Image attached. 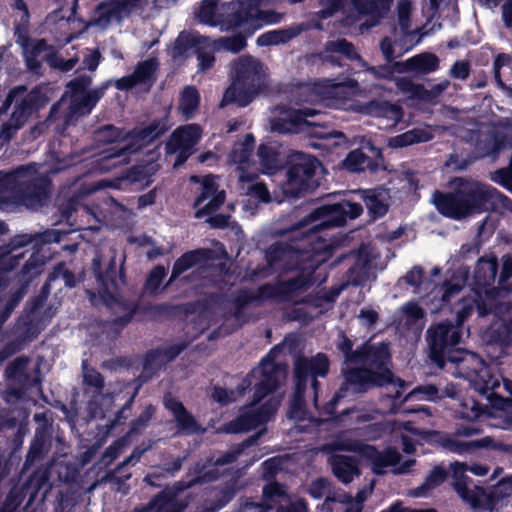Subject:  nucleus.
<instances>
[{
    "label": "nucleus",
    "instance_id": "603ef678",
    "mask_svg": "<svg viewBox=\"0 0 512 512\" xmlns=\"http://www.w3.org/2000/svg\"><path fill=\"white\" fill-rule=\"evenodd\" d=\"M448 473L442 466H435L426 476L422 485L415 489V496H425V494L440 486L447 478Z\"/></svg>",
    "mask_w": 512,
    "mask_h": 512
},
{
    "label": "nucleus",
    "instance_id": "a19ab883",
    "mask_svg": "<svg viewBox=\"0 0 512 512\" xmlns=\"http://www.w3.org/2000/svg\"><path fill=\"white\" fill-rule=\"evenodd\" d=\"M487 409L486 405L480 403L475 395H467L461 399L457 416L468 421L477 420Z\"/></svg>",
    "mask_w": 512,
    "mask_h": 512
},
{
    "label": "nucleus",
    "instance_id": "f03ea898",
    "mask_svg": "<svg viewBox=\"0 0 512 512\" xmlns=\"http://www.w3.org/2000/svg\"><path fill=\"white\" fill-rule=\"evenodd\" d=\"M452 183L451 191L436 190L433 194L436 209L447 218L462 220L484 212L512 208V200L491 185L463 177L454 178Z\"/></svg>",
    "mask_w": 512,
    "mask_h": 512
},
{
    "label": "nucleus",
    "instance_id": "ddd939ff",
    "mask_svg": "<svg viewBox=\"0 0 512 512\" xmlns=\"http://www.w3.org/2000/svg\"><path fill=\"white\" fill-rule=\"evenodd\" d=\"M362 212L360 203L342 201L316 207L307 216L317 234H321L325 230L345 225L348 218L356 219Z\"/></svg>",
    "mask_w": 512,
    "mask_h": 512
},
{
    "label": "nucleus",
    "instance_id": "4be33fe9",
    "mask_svg": "<svg viewBox=\"0 0 512 512\" xmlns=\"http://www.w3.org/2000/svg\"><path fill=\"white\" fill-rule=\"evenodd\" d=\"M214 259V251L210 248H197L183 253L173 264L170 278L165 287L172 284L184 272L195 266H203Z\"/></svg>",
    "mask_w": 512,
    "mask_h": 512
},
{
    "label": "nucleus",
    "instance_id": "f3484780",
    "mask_svg": "<svg viewBox=\"0 0 512 512\" xmlns=\"http://www.w3.org/2000/svg\"><path fill=\"white\" fill-rule=\"evenodd\" d=\"M190 180L201 184V191L193 202V208L196 209V218H203L220 209L225 201L226 194L225 191L219 190L213 175H205L202 179L194 175L191 176Z\"/></svg>",
    "mask_w": 512,
    "mask_h": 512
},
{
    "label": "nucleus",
    "instance_id": "4468645a",
    "mask_svg": "<svg viewBox=\"0 0 512 512\" xmlns=\"http://www.w3.org/2000/svg\"><path fill=\"white\" fill-rule=\"evenodd\" d=\"M13 102L15 105L10 120L15 127L20 128L33 114L38 113L48 104L49 98L39 86L30 91H27L25 86H18L9 92L5 101L9 105Z\"/></svg>",
    "mask_w": 512,
    "mask_h": 512
},
{
    "label": "nucleus",
    "instance_id": "7c9ffc66",
    "mask_svg": "<svg viewBox=\"0 0 512 512\" xmlns=\"http://www.w3.org/2000/svg\"><path fill=\"white\" fill-rule=\"evenodd\" d=\"M399 72H414L418 74H428L439 68V58L434 53H421L415 55L404 62H396Z\"/></svg>",
    "mask_w": 512,
    "mask_h": 512
},
{
    "label": "nucleus",
    "instance_id": "0eeeda50",
    "mask_svg": "<svg viewBox=\"0 0 512 512\" xmlns=\"http://www.w3.org/2000/svg\"><path fill=\"white\" fill-rule=\"evenodd\" d=\"M311 283L308 276L300 275L275 284L265 283L256 291L246 288L239 289L233 299V315L239 318L248 305L260 304L266 300H275L280 303L290 302L297 293L307 291L311 287Z\"/></svg>",
    "mask_w": 512,
    "mask_h": 512
},
{
    "label": "nucleus",
    "instance_id": "680f3d73",
    "mask_svg": "<svg viewBox=\"0 0 512 512\" xmlns=\"http://www.w3.org/2000/svg\"><path fill=\"white\" fill-rule=\"evenodd\" d=\"M95 137L97 141L102 143H115L120 140L128 139L126 137V133H124L123 129L118 128L112 124H107L99 127L95 131Z\"/></svg>",
    "mask_w": 512,
    "mask_h": 512
},
{
    "label": "nucleus",
    "instance_id": "e433bc0d",
    "mask_svg": "<svg viewBox=\"0 0 512 512\" xmlns=\"http://www.w3.org/2000/svg\"><path fill=\"white\" fill-rule=\"evenodd\" d=\"M287 497L285 486L277 481L269 482L263 487L262 500L260 504L249 503L259 512H267L275 508L276 504L279 503L280 499Z\"/></svg>",
    "mask_w": 512,
    "mask_h": 512
},
{
    "label": "nucleus",
    "instance_id": "4c0bfd02",
    "mask_svg": "<svg viewBox=\"0 0 512 512\" xmlns=\"http://www.w3.org/2000/svg\"><path fill=\"white\" fill-rule=\"evenodd\" d=\"M433 139V134L426 128H413L389 139L391 148H404Z\"/></svg>",
    "mask_w": 512,
    "mask_h": 512
},
{
    "label": "nucleus",
    "instance_id": "79ce46f5",
    "mask_svg": "<svg viewBox=\"0 0 512 512\" xmlns=\"http://www.w3.org/2000/svg\"><path fill=\"white\" fill-rule=\"evenodd\" d=\"M27 314L28 321L26 322L27 332H32L37 335L43 330L52 320L56 313V309L49 305L43 311L39 309L35 313L25 311Z\"/></svg>",
    "mask_w": 512,
    "mask_h": 512
},
{
    "label": "nucleus",
    "instance_id": "ea45409f",
    "mask_svg": "<svg viewBox=\"0 0 512 512\" xmlns=\"http://www.w3.org/2000/svg\"><path fill=\"white\" fill-rule=\"evenodd\" d=\"M27 432L26 426H20L16 431L2 435L7 439V444L9 446L8 449H0V451L5 455V458L8 459L14 466H17L20 461L19 451L23 445L24 437Z\"/></svg>",
    "mask_w": 512,
    "mask_h": 512
},
{
    "label": "nucleus",
    "instance_id": "8fccbe9b",
    "mask_svg": "<svg viewBox=\"0 0 512 512\" xmlns=\"http://www.w3.org/2000/svg\"><path fill=\"white\" fill-rule=\"evenodd\" d=\"M255 138L252 134H246L244 140L233 147L230 157L236 164H248L253 153Z\"/></svg>",
    "mask_w": 512,
    "mask_h": 512
},
{
    "label": "nucleus",
    "instance_id": "c9c22d12",
    "mask_svg": "<svg viewBox=\"0 0 512 512\" xmlns=\"http://www.w3.org/2000/svg\"><path fill=\"white\" fill-rule=\"evenodd\" d=\"M332 472L343 484H349L360 475L359 462L353 456L335 455L332 460Z\"/></svg>",
    "mask_w": 512,
    "mask_h": 512
},
{
    "label": "nucleus",
    "instance_id": "3c124183",
    "mask_svg": "<svg viewBox=\"0 0 512 512\" xmlns=\"http://www.w3.org/2000/svg\"><path fill=\"white\" fill-rule=\"evenodd\" d=\"M367 445L368 444L362 442L361 440L351 438L347 431L336 435L332 442V448L334 450L354 452L360 456H362L363 450L367 447Z\"/></svg>",
    "mask_w": 512,
    "mask_h": 512
},
{
    "label": "nucleus",
    "instance_id": "774afa93",
    "mask_svg": "<svg viewBox=\"0 0 512 512\" xmlns=\"http://www.w3.org/2000/svg\"><path fill=\"white\" fill-rule=\"evenodd\" d=\"M29 363V359L26 356H19L15 358L5 369L6 377L9 379L19 380L26 378V369Z\"/></svg>",
    "mask_w": 512,
    "mask_h": 512
},
{
    "label": "nucleus",
    "instance_id": "13d9d810",
    "mask_svg": "<svg viewBox=\"0 0 512 512\" xmlns=\"http://www.w3.org/2000/svg\"><path fill=\"white\" fill-rule=\"evenodd\" d=\"M198 60V72H205L213 68L215 64L214 50L210 47L208 38L199 45L194 52Z\"/></svg>",
    "mask_w": 512,
    "mask_h": 512
},
{
    "label": "nucleus",
    "instance_id": "a18cd8bd",
    "mask_svg": "<svg viewBox=\"0 0 512 512\" xmlns=\"http://www.w3.org/2000/svg\"><path fill=\"white\" fill-rule=\"evenodd\" d=\"M220 3L219 0H202L197 18L200 23L210 27L220 26Z\"/></svg>",
    "mask_w": 512,
    "mask_h": 512
},
{
    "label": "nucleus",
    "instance_id": "2f4dec72",
    "mask_svg": "<svg viewBox=\"0 0 512 512\" xmlns=\"http://www.w3.org/2000/svg\"><path fill=\"white\" fill-rule=\"evenodd\" d=\"M51 449V435L44 430L37 429L26 454L23 469H29L32 465L45 459Z\"/></svg>",
    "mask_w": 512,
    "mask_h": 512
},
{
    "label": "nucleus",
    "instance_id": "bf43d9fd",
    "mask_svg": "<svg viewBox=\"0 0 512 512\" xmlns=\"http://www.w3.org/2000/svg\"><path fill=\"white\" fill-rule=\"evenodd\" d=\"M180 434L192 435L203 431L195 417L186 409L174 416Z\"/></svg>",
    "mask_w": 512,
    "mask_h": 512
},
{
    "label": "nucleus",
    "instance_id": "69168bd1",
    "mask_svg": "<svg viewBox=\"0 0 512 512\" xmlns=\"http://www.w3.org/2000/svg\"><path fill=\"white\" fill-rule=\"evenodd\" d=\"M340 341L337 343V349L343 354L344 360L348 364H357L359 357V347L353 350V342L347 335L341 331L339 333Z\"/></svg>",
    "mask_w": 512,
    "mask_h": 512
},
{
    "label": "nucleus",
    "instance_id": "5fc2aeb1",
    "mask_svg": "<svg viewBox=\"0 0 512 512\" xmlns=\"http://www.w3.org/2000/svg\"><path fill=\"white\" fill-rule=\"evenodd\" d=\"M257 156L259 158L260 165L265 170L273 173L278 169L279 153L274 147L268 144H260L257 149Z\"/></svg>",
    "mask_w": 512,
    "mask_h": 512
},
{
    "label": "nucleus",
    "instance_id": "bb28decb",
    "mask_svg": "<svg viewBox=\"0 0 512 512\" xmlns=\"http://www.w3.org/2000/svg\"><path fill=\"white\" fill-rule=\"evenodd\" d=\"M351 9L361 17H369L374 23L383 19L391 9L393 0H348Z\"/></svg>",
    "mask_w": 512,
    "mask_h": 512
},
{
    "label": "nucleus",
    "instance_id": "423d86ee",
    "mask_svg": "<svg viewBox=\"0 0 512 512\" xmlns=\"http://www.w3.org/2000/svg\"><path fill=\"white\" fill-rule=\"evenodd\" d=\"M92 270L98 284L102 288L100 296L103 303L109 308L116 306L124 311L122 316H118L112 320V324L125 327L137 314L140 303L119 299L114 293L119 291L121 285L126 284L124 269L121 267L119 271H117L116 258L112 257L105 270H102L101 260L96 257L92 261Z\"/></svg>",
    "mask_w": 512,
    "mask_h": 512
},
{
    "label": "nucleus",
    "instance_id": "c03bdc74",
    "mask_svg": "<svg viewBox=\"0 0 512 512\" xmlns=\"http://www.w3.org/2000/svg\"><path fill=\"white\" fill-rule=\"evenodd\" d=\"M200 94L196 87L186 86L179 98V110L185 119H191L199 107Z\"/></svg>",
    "mask_w": 512,
    "mask_h": 512
},
{
    "label": "nucleus",
    "instance_id": "cd10ccee",
    "mask_svg": "<svg viewBox=\"0 0 512 512\" xmlns=\"http://www.w3.org/2000/svg\"><path fill=\"white\" fill-rule=\"evenodd\" d=\"M362 111L372 117L388 119L394 125L402 121L404 117L402 106L387 100L373 99L368 101L363 105Z\"/></svg>",
    "mask_w": 512,
    "mask_h": 512
},
{
    "label": "nucleus",
    "instance_id": "20e7f679",
    "mask_svg": "<svg viewBox=\"0 0 512 512\" xmlns=\"http://www.w3.org/2000/svg\"><path fill=\"white\" fill-rule=\"evenodd\" d=\"M448 364L449 370H453L452 374L468 380L474 393L486 399L491 407H499L495 400V390L500 388L501 381L504 389L512 397V380L493 374L479 354L459 348L447 360Z\"/></svg>",
    "mask_w": 512,
    "mask_h": 512
},
{
    "label": "nucleus",
    "instance_id": "6e6552de",
    "mask_svg": "<svg viewBox=\"0 0 512 512\" xmlns=\"http://www.w3.org/2000/svg\"><path fill=\"white\" fill-rule=\"evenodd\" d=\"M320 166L321 163L315 156L299 153L286 171V180L281 185L283 197L295 200L304 192L317 188L319 182L316 172Z\"/></svg>",
    "mask_w": 512,
    "mask_h": 512
},
{
    "label": "nucleus",
    "instance_id": "f257e3e1",
    "mask_svg": "<svg viewBox=\"0 0 512 512\" xmlns=\"http://www.w3.org/2000/svg\"><path fill=\"white\" fill-rule=\"evenodd\" d=\"M275 234L286 240L274 242L266 249L268 266L294 260L300 269L297 276H308L312 286L316 270L332 256V243L322 234H317L307 215L288 228L277 230Z\"/></svg>",
    "mask_w": 512,
    "mask_h": 512
},
{
    "label": "nucleus",
    "instance_id": "aec40b11",
    "mask_svg": "<svg viewBox=\"0 0 512 512\" xmlns=\"http://www.w3.org/2000/svg\"><path fill=\"white\" fill-rule=\"evenodd\" d=\"M187 489H189V485H185L183 480L175 482L172 486H166L149 500L141 512H171L177 509L179 512H184L188 502L179 500L178 496Z\"/></svg>",
    "mask_w": 512,
    "mask_h": 512
},
{
    "label": "nucleus",
    "instance_id": "412c9836",
    "mask_svg": "<svg viewBox=\"0 0 512 512\" xmlns=\"http://www.w3.org/2000/svg\"><path fill=\"white\" fill-rule=\"evenodd\" d=\"M391 360V353L389 343L380 342L378 344H371L369 342L363 343L359 347V357L357 364L367 367L374 372H382L389 370L387 364Z\"/></svg>",
    "mask_w": 512,
    "mask_h": 512
},
{
    "label": "nucleus",
    "instance_id": "9d476101",
    "mask_svg": "<svg viewBox=\"0 0 512 512\" xmlns=\"http://www.w3.org/2000/svg\"><path fill=\"white\" fill-rule=\"evenodd\" d=\"M461 329L451 321L432 324L426 332L429 358L437 367L445 369L447 360L458 350L462 339Z\"/></svg>",
    "mask_w": 512,
    "mask_h": 512
},
{
    "label": "nucleus",
    "instance_id": "6e6d98bb",
    "mask_svg": "<svg viewBox=\"0 0 512 512\" xmlns=\"http://www.w3.org/2000/svg\"><path fill=\"white\" fill-rule=\"evenodd\" d=\"M325 52L341 54L349 60L361 59V56L357 53L354 45L345 38L328 41L325 45Z\"/></svg>",
    "mask_w": 512,
    "mask_h": 512
},
{
    "label": "nucleus",
    "instance_id": "c85d7f7f",
    "mask_svg": "<svg viewBox=\"0 0 512 512\" xmlns=\"http://www.w3.org/2000/svg\"><path fill=\"white\" fill-rule=\"evenodd\" d=\"M108 83L102 84L100 87L89 90L87 93L70 99L69 114L71 116L89 115L96 104L104 96Z\"/></svg>",
    "mask_w": 512,
    "mask_h": 512
},
{
    "label": "nucleus",
    "instance_id": "1a4fd4ad",
    "mask_svg": "<svg viewBox=\"0 0 512 512\" xmlns=\"http://www.w3.org/2000/svg\"><path fill=\"white\" fill-rule=\"evenodd\" d=\"M50 466L41 465L28 477L21 487L14 486L7 494L4 502L0 504V512H19V507L25 501L29 507L41 494L44 500L51 488Z\"/></svg>",
    "mask_w": 512,
    "mask_h": 512
},
{
    "label": "nucleus",
    "instance_id": "37998d69",
    "mask_svg": "<svg viewBox=\"0 0 512 512\" xmlns=\"http://www.w3.org/2000/svg\"><path fill=\"white\" fill-rule=\"evenodd\" d=\"M512 496V475L501 479L497 484L493 485L487 494V508L493 510L503 500Z\"/></svg>",
    "mask_w": 512,
    "mask_h": 512
},
{
    "label": "nucleus",
    "instance_id": "09e8293b",
    "mask_svg": "<svg viewBox=\"0 0 512 512\" xmlns=\"http://www.w3.org/2000/svg\"><path fill=\"white\" fill-rule=\"evenodd\" d=\"M511 146L512 143L506 135H494L492 139L485 141L479 146V150L482 152V157H488L495 161L503 150Z\"/></svg>",
    "mask_w": 512,
    "mask_h": 512
},
{
    "label": "nucleus",
    "instance_id": "58836bf2",
    "mask_svg": "<svg viewBox=\"0 0 512 512\" xmlns=\"http://www.w3.org/2000/svg\"><path fill=\"white\" fill-rule=\"evenodd\" d=\"M262 423L255 410H250L243 414H240L235 419L229 421L224 426V431L231 434L249 432Z\"/></svg>",
    "mask_w": 512,
    "mask_h": 512
},
{
    "label": "nucleus",
    "instance_id": "f8f14e48",
    "mask_svg": "<svg viewBox=\"0 0 512 512\" xmlns=\"http://www.w3.org/2000/svg\"><path fill=\"white\" fill-rule=\"evenodd\" d=\"M171 128L169 112L160 118L152 119L147 124L136 126L126 133L131 141L122 147H112L107 158H122L126 160L132 153L152 145L164 136Z\"/></svg>",
    "mask_w": 512,
    "mask_h": 512
},
{
    "label": "nucleus",
    "instance_id": "338daca9",
    "mask_svg": "<svg viewBox=\"0 0 512 512\" xmlns=\"http://www.w3.org/2000/svg\"><path fill=\"white\" fill-rule=\"evenodd\" d=\"M51 281L48 279L42 285L39 293L27 301L25 306V311H29L31 313L37 312L39 309H42L51 293Z\"/></svg>",
    "mask_w": 512,
    "mask_h": 512
},
{
    "label": "nucleus",
    "instance_id": "393cba45",
    "mask_svg": "<svg viewBox=\"0 0 512 512\" xmlns=\"http://www.w3.org/2000/svg\"><path fill=\"white\" fill-rule=\"evenodd\" d=\"M192 304L181 303H159V304H145L140 305L137 313L142 312L150 316L153 320L169 319L177 316H189L194 314Z\"/></svg>",
    "mask_w": 512,
    "mask_h": 512
},
{
    "label": "nucleus",
    "instance_id": "de8ad7c7",
    "mask_svg": "<svg viewBox=\"0 0 512 512\" xmlns=\"http://www.w3.org/2000/svg\"><path fill=\"white\" fill-rule=\"evenodd\" d=\"M299 32V29L292 27L287 29L267 31L258 37L257 43L261 46L284 44L290 41L291 39L295 38L299 34Z\"/></svg>",
    "mask_w": 512,
    "mask_h": 512
},
{
    "label": "nucleus",
    "instance_id": "052dcab7",
    "mask_svg": "<svg viewBox=\"0 0 512 512\" xmlns=\"http://www.w3.org/2000/svg\"><path fill=\"white\" fill-rule=\"evenodd\" d=\"M475 299L472 297H462L457 304L455 305V322L453 323L454 326H458L459 329H461V332H463V324L468 319L469 316H471L472 312L475 308Z\"/></svg>",
    "mask_w": 512,
    "mask_h": 512
},
{
    "label": "nucleus",
    "instance_id": "9b49d317",
    "mask_svg": "<svg viewBox=\"0 0 512 512\" xmlns=\"http://www.w3.org/2000/svg\"><path fill=\"white\" fill-rule=\"evenodd\" d=\"M329 369L330 361L325 353L319 352L311 357H297L294 363V400L297 402L303 401L309 378H311V388L314 394L315 406H317L318 392L320 390V383L317 377H326Z\"/></svg>",
    "mask_w": 512,
    "mask_h": 512
},
{
    "label": "nucleus",
    "instance_id": "f704fd0d",
    "mask_svg": "<svg viewBox=\"0 0 512 512\" xmlns=\"http://www.w3.org/2000/svg\"><path fill=\"white\" fill-rule=\"evenodd\" d=\"M205 40L204 36L194 35L187 31L179 33L174 41L170 55L174 61L187 59L191 53L194 54L197 47Z\"/></svg>",
    "mask_w": 512,
    "mask_h": 512
},
{
    "label": "nucleus",
    "instance_id": "473e14b6",
    "mask_svg": "<svg viewBox=\"0 0 512 512\" xmlns=\"http://www.w3.org/2000/svg\"><path fill=\"white\" fill-rule=\"evenodd\" d=\"M32 244L35 248L34 234H18L11 238L9 253L1 260V265L5 271H13L20 265V261L24 258V252H17L19 249Z\"/></svg>",
    "mask_w": 512,
    "mask_h": 512
},
{
    "label": "nucleus",
    "instance_id": "e2e57ef3",
    "mask_svg": "<svg viewBox=\"0 0 512 512\" xmlns=\"http://www.w3.org/2000/svg\"><path fill=\"white\" fill-rule=\"evenodd\" d=\"M224 302V294L219 292H211L206 294L203 299L187 302V304H192L194 314L197 312H205L211 309L214 306H219Z\"/></svg>",
    "mask_w": 512,
    "mask_h": 512
},
{
    "label": "nucleus",
    "instance_id": "39448f33",
    "mask_svg": "<svg viewBox=\"0 0 512 512\" xmlns=\"http://www.w3.org/2000/svg\"><path fill=\"white\" fill-rule=\"evenodd\" d=\"M232 71L233 81L223 94L221 107L229 104L246 107L267 89L266 74L259 59L241 56L234 62Z\"/></svg>",
    "mask_w": 512,
    "mask_h": 512
},
{
    "label": "nucleus",
    "instance_id": "72a5a7b5",
    "mask_svg": "<svg viewBox=\"0 0 512 512\" xmlns=\"http://www.w3.org/2000/svg\"><path fill=\"white\" fill-rule=\"evenodd\" d=\"M486 339L489 344L497 345L501 349L512 346V318H499L493 321L486 330Z\"/></svg>",
    "mask_w": 512,
    "mask_h": 512
},
{
    "label": "nucleus",
    "instance_id": "a211bd4d",
    "mask_svg": "<svg viewBox=\"0 0 512 512\" xmlns=\"http://www.w3.org/2000/svg\"><path fill=\"white\" fill-rule=\"evenodd\" d=\"M345 393L350 387L356 393H365L370 388L383 386L392 382L393 373L390 370L374 372L367 367H352L343 370Z\"/></svg>",
    "mask_w": 512,
    "mask_h": 512
},
{
    "label": "nucleus",
    "instance_id": "864d4df0",
    "mask_svg": "<svg viewBox=\"0 0 512 512\" xmlns=\"http://www.w3.org/2000/svg\"><path fill=\"white\" fill-rule=\"evenodd\" d=\"M362 199L374 219L383 217L388 212V206L380 199L379 195L374 190L362 191Z\"/></svg>",
    "mask_w": 512,
    "mask_h": 512
},
{
    "label": "nucleus",
    "instance_id": "b1692460",
    "mask_svg": "<svg viewBox=\"0 0 512 512\" xmlns=\"http://www.w3.org/2000/svg\"><path fill=\"white\" fill-rule=\"evenodd\" d=\"M361 457L371 463V469L375 475H383L385 468L394 467L401 460V454L395 448L389 447L384 451H379L374 445L370 444L363 450Z\"/></svg>",
    "mask_w": 512,
    "mask_h": 512
},
{
    "label": "nucleus",
    "instance_id": "6ab92c4d",
    "mask_svg": "<svg viewBox=\"0 0 512 512\" xmlns=\"http://www.w3.org/2000/svg\"><path fill=\"white\" fill-rule=\"evenodd\" d=\"M324 124V121L304 119L296 110H292L287 117L277 118L273 122V130L281 134L309 133L318 138L345 137L344 133L340 131L324 133L314 130L317 128H324Z\"/></svg>",
    "mask_w": 512,
    "mask_h": 512
},
{
    "label": "nucleus",
    "instance_id": "4d7b16f0",
    "mask_svg": "<svg viewBox=\"0 0 512 512\" xmlns=\"http://www.w3.org/2000/svg\"><path fill=\"white\" fill-rule=\"evenodd\" d=\"M368 277V265L366 261L356 260L346 271L345 278L348 285L358 287L363 285Z\"/></svg>",
    "mask_w": 512,
    "mask_h": 512
},
{
    "label": "nucleus",
    "instance_id": "2eb2a0df",
    "mask_svg": "<svg viewBox=\"0 0 512 512\" xmlns=\"http://www.w3.org/2000/svg\"><path fill=\"white\" fill-rule=\"evenodd\" d=\"M220 30L229 32L243 29L252 35L260 29L254 24V0H231L220 3Z\"/></svg>",
    "mask_w": 512,
    "mask_h": 512
},
{
    "label": "nucleus",
    "instance_id": "49530a36",
    "mask_svg": "<svg viewBox=\"0 0 512 512\" xmlns=\"http://www.w3.org/2000/svg\"><path fill=\"white\" fill-rule=\"evenodd\" d=\"M344 166L350 172H362L365 169L375 171L377 168V164L373 163L361 149L350 151L344 160Z\"/></svg>",
    "mask_w": 512,
    "mask_h": 512
},
{
    "label": "nucleus",
    "instance_id": "5701e85b",
    "mask_svg": "<svg viewBox=\"0 0 512 512\" xmlns=\"http://www.w3.org/2000/svg\"><path fill=\"white\" fill-rule=\"evenodd\" d=\"M201 138V128L197 124H188L175 129L165 144L167 155L177 153L179 149L192 150Z\"/></svg>",
    "mask_w": 512,
    "mask_h": 512
},
{
    "label": "nucleus",
    "instance_id": "0e129e2a",
    "mask_svg": "<svg viewBox=\"0 0 512 512\" xmlns=\"http://www.w3.org/2000/svg\"><path fill=\"white\" fill-rule=\"evenodd\" d=\"M167 272L164 266L157 265L149 273L144 288L150 295H156Z\"/></svg>",
    "mask_w": 512,
    "mask_h": 512
},
{
    "label": "nucleus",
    "instance_id": "dca6fc26",
    "mask_svg": "<svg viewBox=\"0 0 512 512\" xmlns=\"http://www.w3.org/2000/svg\"><path fill=\"white\" fill-rule=\"evenodd\" d=\"M282 351V344L273 346L260 361L261 380L254 385L252 404H259L266 396L276 391L280 386L279 374L282 365L275 362V358Z\"/></svg>",
    "mask_w": 512,
    "mask_h": 512
},
{
    "label": "nucleus",
    "instance_id": "c756f323",
    "mask_svg": "<svg viewBox=\"0 0 512 512\" xmlns=\"http://www.w3.org/2000/svg\"><path fill=\"white\" fill-rule=\"evenodd\" d=\"M430 439L432 441L438 442L446 450H448L452 453H457V454H464V453L470 452L476 448L487 447L491 442V439L489 437L482 438L480 440L464 442V441L454 439L448 435L442 434L439 431H432L431 435H430Z\"/></svg>",
    "mask_w": 512,
    "mask_h": 512
},
{
    "label": "nucleus",
    "instance_id": "a878e982",
    "mask_svg": "<svg viewBox=\"0 0 512 512\" xmlns=\"http://www.w3.org/2000/svg\"><path fill=\"white\" fill-rule=\"evenodd\" d=\"M498 259L491 254L489 257L479 258L476 263L472 283L478 290H485L491 287L496 280L498 273Z\"/></svg>",
    "mask_w": 512,
    "mask_h": 512
},
{
    "label": "nucleus",
    "instance_id": "7ed1b4c3",
    "mask_svg": "<svg viewBox=\"0 0 512 512\" xmlns=\"http://www.w3.org/2000/svg\"><path fill=\"white\" fill-rule=\"evenodd\" d=\"M37 170V164L30 163L0 172V206L12 203L31 208L44 206L52 181L47 175H38Z\"/></svg>",
    "mask_w": 512,
    "mask_h": 512
}]
</instances>
